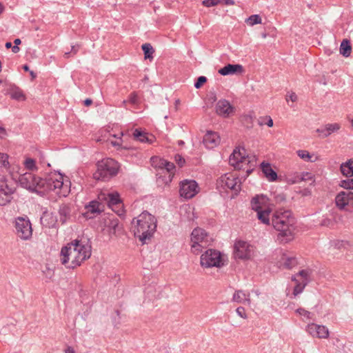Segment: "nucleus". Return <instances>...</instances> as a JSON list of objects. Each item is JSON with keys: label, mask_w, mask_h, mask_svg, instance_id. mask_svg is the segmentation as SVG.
Here are the masks:
<instances>
[{"label": "nucleus", "mask_w": 353, "mask_h": 353, "mask_svg": "<svg viewBox=\"0 0 353 353\" xmlns=\"http://www.w3.org/2000/svg\"><path fill=\"white\" fill-rule=\"evenodd\" d=\"M20 185L32 192L45 193L53 192L59 197H65L70 192L68 181H63L59 172H51L46 178H37L31 172H26L19 177Z\"/></svg>", "instance_id": "obj_1"}, {"label": "nucleus", "mask_w": 353, "mask_h": 353, "mask_svg": "<svg viewBox=\"0 0 353 353\" xmlns=\"http://www.w3.org/2000/svg\"><path fill=\"white\" fill-rule=\"evenodd\" d=\"M91 253V245L88 242L74 240L61 248L60 260L67 268L74 269L88 259Z\"/></svg>", "instance_id": "obj_2"}, {"label": "nucleus", "mask_w": 353, "mask_h": 353, "mask_svg": "<svg viewBox=\"0 0 353 353\" xmlns=\"http://www.w3.org/2000/svg\"><path fill=\"white\" fill-rule=\"evenodd\" d=\"M272 225L279 232L277 239L288 243L294 239L295 219L290 210L280 209L272 216Z\"/></svg>", "instance_id": "obj_3"}, {"label": "nucleus", "mask_w": 353, "mask_h": 353, "mask_svg": "<svg viewBox=\"0 0 353 353\" xmlns=\"http://www.w3.org/2000/svg\"><path fill=\"white\" fill-rule=\"evenodd\" d=\"M157 219L147 211L143 212L132 222L134 236L143 243H147L157 229Z\"/></svg>", "instance_id": "obj_4"}, {"label": "nucleus", "mask_w": 353, "mask_h": 353, "mask_svg": "<svg viewBox=\"0 0 353 353\" xmlns=\"http://www.w3.org/2000/svg\"><path fill=\"white\" fill-rule=\"evenodd\" d=\"M244 148H236L230 156L229 162L231 165L237 170H246L249 174L256 166L255 156L245 154Z\"/></svg>", "instance_id": "obj_5"}, {"label": "nucleus", "mask_w": 353, "mask_h": 353, "mask_svg": "<svg viewBox=\"0 0 353 353\" xmlns=\"http://www.w3.org/2000/svg\"><path fill=\"white\" fill-rule=\"evenodd\" d=\"M119 168V163L113 159H103L98 162L97 170L94 174V177L97 180H108L117 174Z\"/></svg>", "instance_id": "obj_6"}, {"label": "nucleus", "mask_w": 353, "mask_h": 353, "mask_svg": "<svg viewBox=\"0 0 353 353\" xmlns=\"http://www.w3.org/2000/svg\"><path fill=\"white\" fill-rule=\"evenodd\" d=\"M212 238L201 228L193 230L191 234V251L194 254L201 253L203 249L210 245Z\"/></svg>", "instance_id": "obj_7"}, {"label": "nucleus", "mask_w": 353, "mask_h": 353, "mask_svg": "<svg viewBox=\"0 0 353 353\" xmlns=\"http://www.w3.org/2000/svg\"><path fill=\"white\" fill-rule=\"evenodd\" d=\"M98 199L101 202H105L118 215L120 216L124 213L123 204L117 192H101L98 196Z\"/></svg>", "instance_id": "obj_8"}, {"label": "nucleus", "mask_w": 353, "mask_h": 353, "mask_svg": "<svg viewBox=\"0 0 353 353\" xmlns=\"http://www.w3.org/2000/svg\"><path fill=\"white\" fill-rule=\"evenodd\" d=\"M200 264L205 268H221L225 265V259L219 251L208 249L201 254Z\"/></svg>", "instance_id": "obj_9"}, {"label": "nucleus", "mask_w": 353, "mask_h": 353, "mask_svg": "<svg viewBox=\"0 0 353 353\" xmlns=\"http://www.w3.org/2000/svg\"><path fill=\"white\" fill-rule=\"evenodd\" d=\"M15 232L22 240H28L32 237V224L28 217L18 216L14 221Z\"/></svg>", "instance_id": "obj_10"}, {"label": "nucleus", "mask_w": 353, "mask_h": 353, "mask_svg": "<svg viewBox=\"0 0 353 353\" xmlns=\"http://www.w3.org/2000/svg\"><path fill=\"white\" fill-rule=\"evenodd\" d=\"M336 207L341 210H353V191L344 190L339 192L335 197Z\"/></svg>", "instance_id": "obj_11"}, {"label": "nucleus", "mask_w": 353, "mask_h": 353, "mask_svg": "<svg viewBox=\"0 0 353 353\" xmlns=\"http://www.w3.org/2000/svg\"><path fill=\"white\" fill-rule=\"evenodd\" d=\"M15 192V188L10 185L8 180L4 176L0 178V206H5L9 204Z\"/></svg>", "instance_id": "obj_12"}, {"label": "nucleus", "mask_w": 353, "mask_h": 353, "mask_svg": "<svg viewBox=\"0 0 353 353\" xmlns=\"http://www.w3.org/2000/svg\"><path fill=\"white\" fill-rule=\"evenodd\" d=\"M217 185L223 189L228 188L235 192H239L241 190L240 179L232 173L222 175L217 181Z\"/></svg>", "instance_id": "obj_13"}, {"label": "nucleus", "mask_w": 353, "mask_h": 353, "mask_svg": "<svg viewBox=\"0 0 353 353\" xmlns=\"http://www.w3.org/2000/svg\"><path fill=\"white\" fill-rule=\"evenodd\" d=\"M254 254V247L244 241H237L234 244V254L236 259H249Z\"/></svg>", "instance_id": "obj_14"}, {"label": "nucleus", "mask_w": 353, "mask_h": 353, "mask_svg": "<svg viewBox=\"0 0 353 353\" xmlns=\"http://www.w3.org/2000/svg\"><path fill=\"white\" fill-rule=\"evenodd\" d=\"M297 265L296 257L290 252H281L276 259V265L281 270H291Z\"/></svg>", "instance_id": "obj_15"}, {"label": "nucleus", "mask_w": 353, "mask_h": 353, "mask_svg": "<svg viewBox=\"0 0 353 353\" xmlns=\"http://www.w3.org/2000/svg\"><path fill=\"white\" fill-rule=\"evenodd\" d=\"M199 191L197 183L194 180L185 179L181 182L179 194L186 199L193 198Z\"/></svg>", "instance_id": "obj_16"}, {"label": "nucleus", "mask_w": 353, "mask_h": 353, "mask_svg": "<svg viewBox=\"0 0 353 353\" xmlns=\"http://www.w3.org/2000/svg\"><path fill=\"white\" fill-rule=\"evenodd\" d=\"M306 331L313 337L319 339H327L329 337V330L324 326L316 323H310L306 327Z\"/></svg>", "instance_id": "obj_17"}, {"label": "nucleus", "mask_w": 353, "mask_h": 353, "mask_svg": "<svg viewBox=\"0 0 353 353\" xmlns=\"http://www.w3.org/2000/svg\"><path fill=\"white\" fill-rule=\"evenodd\" d=\"M216 113L223 117H228L234 112V107L227 100H220L216 105Z\"/></svg>", "instance_id": "obj_18"}, {"label": "nucleus", "mask_w": 353, "mask_h": 353, "mask_svg": "<svg viewBox=\"0 0 353 353\" xmlns=\"http://www.w3.org/2000/svg\"><path fill=\"white\" fill-rule=\"evenodd\" d=\"M203 143L207 148L212 149L220 143L219 135L212 131H208L203 137Z\"/></svg>", "instance_id": "obj_19"}, {"label": "nucleus", "mask_w": 353, "mask_h": 353, "mask_svg": "<svg viewBox=\"0 0 353 353\" xmlns=\"http://www.w3.org/2000/svg\"><path fill=\"white\" fill-rule=\"evenodd\" d=\"M268 199L265 196H256L251 200V207L256 212L261 211L266 208H270L268 205Z\"/></svg>", "instance_id": "obj_20"}, {"label": "nucleus", "mask_w": 353, "mask_h": 353, "mask_svg": "<svg viewBox=\"0 0 353 353\" xmlns=\"http://www.w3.org/2000/svg\"><path fill=\"white\" fill-rule=\"evenodd\" d=\"M100 201H92L85 206L86 212L84 213V216L86 218H92V214H99L103 211V205Z\"/></svg>", "instance_id": "obj_21"}, {"label": "nucleus", "mask_w": 353, "mask_h": 353, "mask_svg": "<svg viewBox=\"0 0 353 353\" xmlns=\"http://www.w3.org/2000/svg\"><path fill=\"white\" fill-rule=\"evenodd\" d=\"M243 72V68L240 64H228L219 70V73L223 76L241 74Z\"/></svg>", "instance_id": "obj_22"}, {"label": "nucleus", "mask_w": 353, "mask_h": 353, "mask_svg": "<svg viewBox=\"0 0 353 353\" xmlns=\"http://www.w3.org/2000/svg\"><path fill=\"white\" fill-rule=\"evenodd\" d=\"M340 128L341 125L339 123H328L326 124L324 127L317 129L316 132L321 134V136L325 138L330 136L332 133L337 132Z\"/></svg>", "instance_id": "obj_23"}, {"label": "nucleus", "mask_w": 353, "mask_h": 353, "mask_svg": "<svg viewBox=\"0 0 353 353\" xmlns=\"http://www.w3.org/2000/svg\"><path fill=\"white\" fill-rule=\"evenodd\" d=\"M250 292H245L243 290H236L234 293L232 300L234 302L239 303H247L248 305H250L251 301L250 298Z\"/></svg>", "instance_id": "obj_24"}, {"label": "nucleus", "mask_w": 353, "mask_h": 353, "mask_svg": "<svg viewBox=\"0 0 353 353\" xmlns=\"http://www.w3.org/2000/svg\"><path fill=\"white\" fill-rule=\"evenodd\" d=\"M262 172L269 181H275L277 179V174L268 163L263 162L261 164Z\"/></svg>", "instance_id": "obj_25"}, {"label": "nucleus", "mask_w": 353, "mask_h": 353, "mask_svg": "<svg viewBox=\"0 0 353 353\" xmlns=\"http://www.w3.org/2000/svg\"><path fill=\"white\" fill-rule=\"evenodd\" d=\"M270 208H266L261 211L256 212L258 219L263 224L270 225L272 224V220L270 221V214L271 212Z\"/></svg>", "instance_id": "obj_26"}, {"label": "nucleus", "mask_w": 353, "mask_h": 353, "mask_svg": "<svg viewBox=\"0 0 353 353\" xmlns=\"http://www.w3.org/2000/svg\"><path fill=\"white\" fill-rule=\"evenodd\" d=\"M134 138L142 143H152L154 137L153 136L149 137L148 133L140 131L136 129L133 133Z\"/></svg>", "instance_id": "obj_27"}, {"label": "nucleus", "mask_w": 353, "mask_h": 353, "mask_svg": "<svg viewBox=\"0 0 353 353\" xmlns=\"http://www.w3.org/2000/svg\"><path fill=\"white\" fill-rule=\"evenodd\" d=\"M70 208L67 205H62L60 206L59 210V214L60 215V221H61L62 223H64L66 220L70 217Z\"/></svg>", "instance_id": "obj_28"}, {"label": "nucleus", "mask_w": 353, "mask_h": 353, "mask_svg": "<svg viewBox=\"0 0 353 353\" xmlns=\"http://www.w3.org/2000/svg\"><path fill=\"white\" fill-rule=\"evenodd\" d=\"M292 280L296 283V285L293 291V294L294 296H296L303 291L305 287L307 284L306 283V281H299L298 279L296 278V276H292Z\"/></svg>", "instance_id": "obj_29"}, {"label": "nucleus", "mask_w": 353, "mask_h": 353, "mask_svg": "<svg viewBox=\"0 0 353 353\" xmlns=\"http://www.w3.org/2000/svg\"><path fill=\"white\" fill-rule=\"evenodd\" d=\"M352 52V47L347 39L343 40L340 46V53L345 57H348Z\"/></svg>", "instance_id": "obj_30"}, {"label": "nucleus", "mask_w": 353, "mask_h": 353, "mask_svg": "<svg viewBox=\"0 0 353 353\" xmlns=\"http://www.w3.org/2000/svg\"><path fill=\"white\" fill-rule=\"evenodd\" d=\"M341 171L344 176L347 177L353 176V167L350 160L341 165Z\"/></svg>", "instance_id": "obj_31"}, {"label": "nucleus", "mask_w": 353, "mask_h": 353, "mask_svg": "<svg viewBox=\"0 0 353 353\" xmlns=\"http://www.w3.org/2000/svg\"><path fill=\"white\" fill-rule=\"evenodd\" d=\"M311 272H312L310 270H302L299 271L294 276H296V279L300 277V279H299V281H306V283L307 284L310 281V276Z\"/></svg>", "instance_id": "obj_32"}, {"label": "nucleus", "mask_w": 353, "mask_h": 353, "mask_svg": "<svg viewBox=\"0 0 353 353\" xmlns=\"http://www.w3.org/2000/svg\"><path fill=\"white\" fill-rule=\"evenodd\" d=\"M243 125L247 128L253 127L254 117L252 114H244L241 117Z\"/></svg>", "instance_id": "obj_33"}, {"label": "nucleus", "mask_w": 353, "mask_h": 353, "mask_svg": "<svg viewBox=\"0 0 353 353\" xmlns=\"http://www.w3.org/2000/svg\"><path fill=\"white\" fill-rule=\"evenodd\" d=\"M245 22L250 26L262 23L261 17L259 14H252L246 19Z\"/></svg>", "instance_id": "obj_34"}, {"label": "nucleus", "mask_w": 353, "mask_h": 353, "mask_svg": "<svg viewBox=\"0 0 353 353\" xmlns=\"http://www.w3.org/2000/svg\"><path fill=\"white\" fill-rule=\"evenodd\" d=\"M334 246L337 249H347L352 250L353 249V245H351L349 242L345 241H339L337 240L334 242Z\"/></svg>", "instance_id": "obj_35"}, {"label": "nucleus", "mask_w": 353, "mask_h": 353, "mask_svg": "<svg viewBox=\"0 0 353 353\" xmlns=\"http://www.w3.org/2000/svg\"><path fill=\"white\" fill-rule=\"evenodd\" d=\"M142 50L144 52L145 59L152 58V54L154 53V50L150 43H145L142 45Z\"/></svg>", "instance_id": "obj_36"}, {"label": "nucleus", "mask_w": 353, "mask_h": 353, "mask_svg": "<svg viewBox=\"0 0 353 353\" xmlns=\"http://www.w3.org/2000/svg\"><path fill=\"white\" fill-rule=\"evenodd\" d=\"M10 94L12 99L18 101H23L26 99L23 92L18 88H14Z\"/></svg>", "instance_id": "obj_37"}, {"label": "nucleus", "mask_w": 353, "mask_h": 353, "mask_svg": "<svg viewBox=\"0 0 353 353\" xmlns=\"http://www.w3.org/2000/svg\"><path fill=\"white\" fill-rule=\"evenodd\" d=\"M160 167L165 168L169 173H173V171L175 168V165L173 163L169 162L166 160L161 161Z\"/></svg>", "instance_id": "obj_38"}, {"label": "nucleus", "mask_w": 353, "mask_h": 353, "mask_svg": "<svg viewBox=\"0 0 353 353\" xmlns=\"http://www.w3.org/2000/svg\"><path fill=\"white\" fill-rule=\"evenodd\" d=\"M340 186L345 189V190H353V179H347L340 182Z\"/></svg>", "instance_id": "obj_39"}, {"label": "nucleus", "mask_w": 353, "mask_h": 353, "mask_svg": "<svg viewBox=\"0 0 353 353\" xmlns=\"http://www.w3.org/2000/svg\"><path fill=\"white\" fill-rule=\"evenodd\" d=\"M297 155L302 159H303L305 161H310L312 162L313 161L311 159L312 156L310 154L309 152L304 150H300L297 152Z\"/></svg>", "instance_id": "obj_40"}, {"label": "nucleus", "mask_w": 353, "mask_h": 353, "mask_svg": "<svg viewBox=\"0 0 353 353\" xmlns=\"http://www.w3.org/2000/svg\"><path fill=\"white\" fill-rule=\"evenodd\" d=\"M296 312L300 316H303L305 320L312 319L313 314L303 308H299L296 310Z\"/></svg>", "instance_id": "obj_41"}, {"label": "nucleus", "mask_w": 353, "mask_h": 353, "mask_svg": "<svg viewBox=\"0 0 353 353\" xmlns=\"http://www.w3.org/2000/svg\"><path fill=\"white\" fill-rule=\"evenodd\" d=\"M119 225V220L116 218L110 219L109 223L107 224L108 228L110 229V233L115 234L116 228Z\"/></svg>", "instance_id": "obj_42"}, {"label": "nucleus", "mask_w": 353, "mask_h": 353, "mask_svg": "<svg viewBox=\"0 0 353 353\" xmlns=\"http://www.w3.org/2000/svg\"><path fill=\"white\" fill-rule=\"evenodd\" d=\"M300 173L289 174L287 176L288 181L292 184L300 183Z\"/></svg>", "instance_id": "obj_43"}, {"label": "nucleus", "mask_w": 353, "mask_h": 353, "mask_svg": "<svg viewBox=\"0 0 353 353\" xmlns=\"http://www.w3.org/2000/svg\"><path fill=\"white\" fill-rule=\"evenodd\" d=\"M25 167L29 170H37V168L35 164V161L31 158H28L24 161Z\"/></svg>", "instance_id": "obj_44"}, {"label": "nucleus", "mask_w": 353, "mask_h": 353, "mask_svg": "<svg viewBox=\"0 0 353 353\" xmlns=\"http://www.w3.org/2000/svg\"><path fill=\"white\" fill-rule=\"evenodd\" d=\"M0 163L2 167L8 168L9 166L8 155L0 152Z\"/></svg>", "instance_id": "obj_45"}, {"label": "nucleus", "mask_w": 353, "mask_h": 353, "mask_svg": "<svg viewBox=\"0 0 353 353\" xmlns=\"http://www.w3.org/2000/svg\"><path fill=\"white\" fill-rule=\"evenodd\" d=\"M219 2V0H203L202 4L205 7H212L217 5Z\"/></svg>", "instance_id": "obj_46"}, {"label": "nucleus", "mask_w": 353, "mask_h": 353, "mask_svg": "<svg viewBox=\"0 0 353 353\" xmlns=\"http://www.w3.org/2000/svg\"><path fill=\"white\" fill-rule=\"evenodd\" d=\"M128 101L132 104H137L139 103V97L136 92H132L128 98Z\"/></svg>", "instance_id": "obj_47"}, {"label": "nucleus", "mask_w": 353, "mask_h": 353, "mask_svg": "<svg viewBox=\"0 0 353 353\" xmlns=\"http://www.w3.org/2000/svg\"><path fill=\"white\" fill-rule=\"evenodd\" d=\"M174 161L179 167H183L185 162L184 158L180 154L174 156Z\"/></svg>", "instance_id": "obj_48"}, {"label": "nucleus", "mask_w": 353, "mask_h": 353, "mask_svg": "<svg viewBox=\"0 0 353 353\" xmlns=\"http://www.w3.org/2000/svg\"><path fill=\"white\" fill-rule=\"evenodd\" d=\"M301 182L305 181H309L312 179V175L310 172H302L300 173Z\"/></svg>", "instance_id": "obj_49"}, {"label": "nucleus", "mask_w": 353, "mask_h": 353, "mask_svg": "<svg viewBox=\"0 0 353 353\" xmlns=\"http://www.w3.org/2000/svg\"><path fill=\"white\" fill-rule=\"evenodd\" d=\"M207 81V79L205 77L201 76L197 79L196 82L194 83V87L196 88H199L201 86L205 83Z\"/></svg>", "instance_id": "obj_50"}, {"label": "nucleus", "mask_w": 353, "mask_h": 353, "mask_svg": "<svg viewBox=\"0 0 353 353\" xmlns=\"http://www.w3.org/2000/svg\"><path fill=\"white\" fill-rule=\"evenodd\" d=\"M321 225L326 227H333L334 225V222L329 218H325L321 221Z\"/></svg>", "instance_id": "obj_51"}, {"label": "nucleus", "mask_w": 353, "mask_h": 353, "mask_svg": "<svg viewBox=\"0 0 353 353\" xmlns=\"http://www.w3.org/2000/svg\"><path fill=\"white\" fill-rule=\"evenodd\" d=\"M236 312L240 317L245 319L248 318L247 314L245 313V310L244 307H238L236 310Z\"/></svg>", "instance_id": "obj_52"}, {"label": "nucleus", "mask_w": 353, "mask_h": 353, "mask_svg": "<svg viewBox=\"0 0 353 353\" xmlns=\"http://www.w3.org/2000/svg\"><path fill=\"white\" fill-rule=\"evenodd\" d=\"M297 99H298L297 95L294 92H289L286 95V100L287 101L291 100L292 102H296L297 101Z\"/></svg>", "instance_id": "obj_53"}, {"label": "nucleus", "mask_w": 353, "mask_h": 353, "mask_svg": "<svg viewBox=\"0 0 353 353\" xmlns=\"http://www.w3.org/2000/svg\"><path fill=\"white\" fill-rule=\"evenodd\" d=\"M79 45L72 46L71 53H72L73 54H77V52L79 50ZM70 54V52H65L64 56L68 58V57H69Z\"/></svg>", "instance_id": "obj_54"}, {"label": "nucleus", "mask_w": 353, "mask_h": 353, "mask_svg": "<svg viewBox=\"0 0 353 353\" xmlns=\"http://www.w3.org/2000/svg\"><path fill=\"white\" fill-rule=\"evenodd\" d=\"M9 167L8 168H4L5 169H6L7 171H8L11 174H12L13 172L16 170L17 172H18V165H13L12 168L10 167V165H8Z\"/></svg>", "instance_id": "obj_55"}, {"label": "nucleus", "mask_w": 353, "mask_h": 353, "mask_svg": "<svg viewBox=\"0 0 353 353\" xmlns=\"http://www.w3.org/2000/svg\"><path fill=\"white\" fill-rule=\"evenodd\" d=\"M266 119H268V121L266 123L268 127H272L273 126V120L270 117H267Z\"/></svg>", "instance_id": "obj_56"}, {"label": "nucleus", "mask_w": 353, "mask_h": 353, "mask_svg": "<svg viewBox=\"0 0 353 353\" xmlns=\"http://www.w3.org/2000/svg\"><path fill=\"white\" fill-rule=\"evenodd\" d=\"M64 352L65 353H75L74 348L71 346H68Z\"/></svg>", "instance_id": "obj_57"}, {"label": "nucleus", "mask_w": 353, "mask_h": 353, "mask_svg": "<svg viewBox=\"0 0 353 353\" xmlns=\"http://www.w3.org/2000/svg\"><path fill=\"white\" fill-rule=\"evenodd\" d=\"M224 3L228 6H232L234 4V0H223Z\"/></svg>", "instance_id": "obj_58"}, {"label": "nucleus", "mask_w": 353, "mask_h": 353, "mask_svg": "<svg viewBox=\"0 0 353 353\" xmlns=\"http://www.w3.org/2000/svg\"><path fill=\"white\" fill-rule=\"evenodd\" d=\"M6 130L3 128L0 127V138H2L3 136L6 135Z\"/></svg>", "instance_id": "obj_59"}, {"label": "nucleus", "mask_w": 353, "mask_h": 353, "mask_svg": "<svg viewBox=\"0 0 353 353\" xmlns=\"http://www.w3.org/2000/svg\"><path fill=\"white\" fill-rule=\"evenodd\" d=\"M92 103V101L90 99H86L84 101V104L86 106H88V105H91Z\"/></svg>", "instance_id": "obj_60"}, {"label": "nucleus", "mask_w": 353, "mask_h": 353, "mask_svg": "<svg viewBox=\"0 0 353 353\" xmlns=\"http://www.w3.org/2000/svg\"><path fill=\"white\" fill-rule=\"evenodd\" d=\"M20 50V48L17 46H14L12 48V51L14 52V53H17L18 52H19Z\"/></svg>", "instance_id": "obj_61"}, {"label": "nucleus", "mask_w": 353, "mask_h": 353, "mask_svg": "<svg viewBox=\"0 0 353 353\" xmlns=\"http://www.w3.org/2000/svg\"><path fill=\"white\" fill-rule=\"evenodd\" d=\"M21 43V39H15L14 41V46H18Z\"/></svg>", "instance_id": "obj_62"}, {"label": "nucleus", "mask_w": 353, "mask_h": 353, "mask_svg": "<svg viewBox=\"0 0 353 353\" xmlns=\"http://www.w3.org/2000/svg\"><path fill=\"white\" fill-rule=\"evenodd\" d=\"M5 46L6 48H10L12 47V43L10 42H7Z\"/></svg>", "instance_id": "obj_63"}, {"label": "nucleus", "mask_w": 353, "mask_h": 353, "mask_svg": "<svg viewBox=\"0 0 353 353\" xmlns=\"http://www.w3.org/2000/svg\"><path fill=\"white\" fill-rule=\"evenodd\" d=\"M112 144L113 145H120L121 143H120V141H112Z\"/></svg>", "instance_id": "obj_64"}]
</instances>
